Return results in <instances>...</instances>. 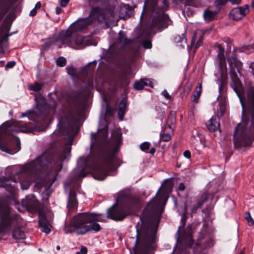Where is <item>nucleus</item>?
<instances>
[{"instance_id":"f257e3e1","label":"nucleus","mask_w":254,"mask_h":254,"mask_svg":"<svg viewBox=\"0 0 254 254\" xmlns=\"http://www.w3.org/2000/svg\"><path fill=\"white\" fill-rule=\"evenodd\" d=\"M106 218H102L100 215L89 213H83L77 215L73 219V224L66 227L64 231L66 233H75L77 235H83L91 231L98 232L100 230L99 224L96 221H103Z\"/></svg>"},{"instance_id":"f03ea898","label":"nucleus","mask_w":254,"mask_h":254,"mask_svg":"<svg viewBox=\"0 0 254 254\" xmlns=\"http://www.w3.org/2000/svg\"><path fill=\"white\" fill-rule=\"evenodd\" d=\"M89 23L86 19H79L76 22L73 23L69 28L65 32V34L63 35L62 42L63 44H66L69 46H72V43L68 41L70 37H72V35L75 33L81 32L86 29Z\"/></svg>"},{"instance_id":"7ed1b4c3","label":"nucleus","mask_w":254,"mask_h":254,"mask_svg":"<svg viewBox=\"0 0 254 254\" xmlns=\"http://www.w3.org/2000/svg\"><path fill=\"white\" fill-rule=\"evenodd\" d=\"M230 65V74L232 79L231 86L233 90L237 92V88L240 85L241 82L236 73L235 68H236L237 72L240 73L242 69V63L239 61L235 56L231 57L228 59Z\"/></svg>"},{"instance_id":"20e7f679","label":"nucleus","mask_w":254,"mask_h":254,"mask_svg":"<svg viewBox=\"0 0 254 254\" xmlns=\"http://www.w3.org/2000/svg\"><path fill=\"white\" fill-rule=\"evenodd\" d=\"M153 18L151 26L158 30L166 28L171 23V21L167 14L164 13L160 8L155 9L153 12Z\"/></svg>"},{"instance_id":"39448f33","label":"nucleus","mask_w":254,"mask_h":254,"mask_svg":"<svg viewBox=\"0 0 254 254\" xmlns=\"http://www.w3.org/2000/svg\"><path fill=\"white\" fill-rule=\"evenodd\" d=\"M116 13L113 10L109 9H102L98 7L92 8L91 15L99 21L111 20L114 17Z\"/></svg>"},{"instance_id":"423d86ee","label":"nucleus","mask_w":254,"mask_h":254,"mask_svg":"<svg viewBox=\"0 0 254 254\" xmlns=\"http://www.w3.org/2000/svg\"><path fill=\"white\" fill-rule=\"evenodd\" d=\"M1 129L3 130V132H9L12 130L17 132L22 131L27 132L30 131V130L27 127V125L22 124L21 122H7L2 125Z\"/></svg>"},{"instance_id":"0eeeda50","label":"nucleus","mask_w":254,"mask_h":254,"mask_svg":"<svg viewBox=\"0 0 254 254\" xmlns=\"http://www.w3.org/2000/svg\"><path fill=\"white\" fill-rule=\"evenodd\" d=\"M155 239H136L133 247L135 254L141 251H146L150 248H153L152 244L155 242Z\"/></svg>"},{"instance_id":"6e6552de","label":"nucleus","mask_w":254,"mask_h":254,"mask_svg":"<svg viewBox=\"0 0 254 254\" xmlns=\"http://www.w3.org/2000/svg\"><path fill=\"white\" fill-rule=\"evenodd\" d=\"M249 12V6L245 5L232 9L229 13L230 18L239 20L243 18Z\"/></svg>"},{"instance_id":"1a4fd4ad","label":"nucleus","mask_w":254,"mask_h":254,"mask_svg":"<svg viewBox=\"0 0 254 254\" xmlns=\"http://www.w3.org/2000/svg\"><path fill=\"white\" fill-rule=\"evenodd\" d=\"M127 214L125 213L124 210L112 209L111 210H108L107 217L114 220H123Z\"/></svg>"},{"instance_id":"9d476101","label":"nucleus","mask_w":254,"mask_h":254,"mask_svg":"<svg viewBox=\"0 0 254 254\" xmlns=\"http://www.w3.org/2000/svg\"><path fill=\"white\" fill-rule=\"evenodd\" d=\"M217 57L219 60V66L221 76L224 78L227 76V68L224 53L218 54Z\"/></svg>"},{"instance_id":"9b49d317","label":"nucleus","mask_w":254,"mask_h":254,"mask_svg":"<svg viewBox=\"0 0 254 254\" xmlns=\"http://www.w3.org/2000/svg\"><path fill=\"white\" fill-rule=\"evenodd\" d=\"M23 204L29 209H35L38 206V202L34 196L31 195L26 197V200L23 202Z\"/></svg>"},{"instance_id":"f8f14e48","label":"nucleus","mask_w":254,"mask_h":254,"mask_svg":"<svg viewBox=\"0 0 254 254\" xmlns=\"http://www.w3.org/2000/svg\"><path fill=\"white\" fill-rule=\"evenodd\" d=\"M156 232L157 230L155 228L143 229L142 230L139 236L146 238H154L156 237Z\"/></svg>"},{"instance_id":"ddd939ff","label":"nucleus","mask_w":254,"mask_h":254,"mask_svg":"<svg viewBox=\"0 0 254 254\" xmlns=\"http://www.w3.org/2000/svg\"><path fill=\"white\" fill-rule=\"evenodd\" d=\"M162 203V201L161 198L156 195L154 198L148 203L147 207L148 209L156 210L157 207L160 205Z\"/></svg>"},{"instance_id":"4468645a","label":"nucleus","mask_w":254,"mask_h":254,"mask_svg":"<svg viewBox=\"0 0 254 254\" xmlns=\"http://www.w3.org/2000/svg\"><path fill=\"white\" fill-rule=\"evenodd\" d=\"M208 129L210 131H216L219 127V124L217 122L216 117L211 118L206 124Z\"/></svg>"},{"instance_id":"2eb2a0df","label":"nucleus","mask_w":254,"mask_h":254,"mask_svg":"<svg viewBox=\"0 0 254 254\" xmlns=\"http://www.w3.org/2000/svg\"><path fill=\"white\" fill-rule=\"evenodd\" d=\"M217 14L216 12L207 9L203 13L204 20L207 22L211 21L215 19Z\"/></svg>"},{"instance_id":"dca6fc26","label":"nucleus","mask_w":254,"mask_h":254,"mask_svg":"<svg viewBox=\"0 0 254 254\" xmlns=\"http://www.w3.org/2000/svg\"><path fill=\"white\" fill-rule=\"evenodd\" d=\"M72 43L71 47L74 49H77L79 47L82 46L83 44V38L82 36H78L74 41L71 40V37H70L68 41Z\"/></svg>"},{"instance_id":"f3484780","label":"nucleus","mask_w":254,"mask_h":254,"mask_svg":"<svg viewBox=\"0 0 254 254\" xmlns=\"http://www.w3.org/2000/svg\"><path fill=\"white\" fill-rule=\"evenodd\" d=\"M198 33H195L192 37L191 43V46H193L194 44H195V48H197L198 47L200 46V45L201 44L202 42V39H203V36L202 34L201 33H200L199 34V39H197Z\"/></svg>"},{"instance_id":"a211bd4d","label":"nucleus","mask_w":254,"mask_h":254,"mask_svg":"<svg viewBox=\"0 0 254 254\" xmlns=\"http://www.w3.org/2000/svg\"><path fill=\"white\" fill-rule=\"evenodd\" d=\"M39 225L43 232L49 234L51 232L52 227L49 223L42 220H39Z\"/></svg>"},{"instance_id":"6ab92c4d","label":"nucleus","mask_w":254,"mask_h":254,"mask_svg":"<svg viewBox=\"0 0 254 254\" xmlns=\"http://www.w3.org/2000/svg\"><path fill=\"white\" fill-rule=\"evenodd\" d=\"M127 106V101L125 99H123L119 105V109L118 110V115L121 119L122 120V118L125 114V110Z\"/></svg>"},{"instance_id":"aec40b11","label":"nucleus","mask_w":254,"mask_h":254,"mask_svg":"<svg viewBox=\"0 0 254 254\" xmlns=\"http://www.w3.org/2000/svg\"><path fill=\"white\" fill-rule=\"evenodd\" d=\"M148 82L150 81L147 79H140L134 83L133 87L136 90H141L144 86L148 85Z\"/></svg>"},{"instance_id":"412c9836","label":"nucleus","mask_w":254,"mask_h":254,"mask_svg":"<svg viewBox=\"0 0 254 254\" xmlns=\"http://www.w3.org/2000/svg\"><path fill=\"white\" fill-rule=\"evenodd\" d=\"M77 204V201L75 194H72L70 193L68 199V202L67 204V207H68L70 209L74 208L76 207Z\"/></svg>"},{"instance_id":"4be33fe9","label":"nucleus","mask_w":254,"mask_h":254,"mask_svg":"<svg viewBox=\"0 0 254 254\" xmlns=\"http://www.w3.org/2000/svg\"><path fill=\"white\" fill-rule=\"evenodd\" d=\"M173 131H170L169 129L166 130V128L164 129V132L161 134L160 137L161 140L163 141H168L171 138V134Z\"/></svg>"},{"instance_id":"5701e85b","label":"nucleus","mask_w":254,"mask_h":254,"mask_svg":"<svg viewBox=\"0 0 254 254\" xmlns=\"http://www.w3.org/2000/svg\"><path fill=\"white\" fill-rule=\"evenodd\" d=\"M226 110V99L225 98L221 99V101L219 104V109L218 112H219L221 116H222Z\"/></svg>"},{"instance_id":"b1692460","label":"nucleus","mask_w":254,"mask_h":254,"mask_svg":"<svg viewBox=\"0 0 254 254\" xmlns=\"http://www.w3.org/2000/svg\"><path fill=\"white\" fill-rule=\"evenodd\" d=\"M175 118L174 115H171L167 120L168 127H166V130L169 129L170 131H173L172 126L175 124Z\"/></svg>"},{"instance_id":"393cba45","label":"nucleus","mask_w":254,"mask_h":254,"mask_svg":"<svg viewBox=\"0 0 254 254\" xmlns=\"http://www.w3.org/2000/svg\"><path fill=\"white\" fill-rule=\"evenodd\" d=\"M246 123L242 122L240 123L236 128L235 132L234 134V137H237L240 133H242L243 130V127L245 125Z\"/></svg>"},{"instance_id":"a878e982","label":"nucleus","mask_w":254,"mask_h":254,"mask_svg":"<svg viewBox=\"0 0 254 254\" xmlns=\"http://www.w3.org/2000/svg\"><path fill=\"white\" fill-rule=\"evenodd\" d=\"M23 233L19 229H16L14 230L13 233V238H21L23 237Z\"/></svg>"},{"instance_id":"bb28decb","label":"nucleus","mask_w":254,"mask_h":254,"mask_svg":"<svg viewBox=\"0 0 254 254\" xmlns=\"http://www.w3.org/2000/svg\"><path fill=\"white\" fill-rule=\"evenodd\" d=\"M245 218L247 220L250 225H253L254 224V220L249 212H246L245 213Z\"/></svg>"},{"instance_id":"cd10ccee","label":"nucleus","mask_w":254,"mask_h":254,"mask_svg":"<svg viewBox=\"0 0 254 254\" xmlns=\"http://www.w3.org/2000/svg\"><path fill=\"white\" fill-rule=\"evenodd\" d=\"M28 87L29 89L34 91H38L41 88V85L37 82H36L34 85H30Z\"/></svg>"},{"instance_id":"c85d7f7f","label":"nucleus","mask_w":254,"mask_h":254,"mask_svg":"<svg viewBox=\"0 0 254 254\" xmlns=\"http://www.w3.org/2000/svg\"><path fill=\"white\" fill-rule=\"evenodd\" d=\"M41 6V5L40 2H38L35 4V7L30 11V15L34 16V15H35V14L36 13L37 10L40 8Z\"/></svg>"},{"instance_id":"c756f323","label":"nucleus","mask_w":254,"mask_h":254,"mask_svg":"<svg viewBox=\"0 0 254 254\" xmlns=\"http://www.w3.org/2000/svg\"><path fill=\"white\" fill-rule=\"evenodd\" d=\"M249 102L253 104L254 103V90L253 88L250 89L249 93L248 95Z\"/></svg>"},{"instance_id":"7c9ffc66","label":"nucleus","mask_w":254,"mask_h":254,"mask_svg":"<svg viewBox=\"0 0 254 254\" xmlns=\"http://www.w3.org/2000/svg\"><path fill=\"white\" fill-rule=\"evenodd\" d=\"M57 64L60 66H64L66 64V60L63 57L59 58L57 60Z\"/></svg>"},{"instance_id":"2f4dec72","label":"nucleus","mask_w":254,"mask_h":254,"mask_svg":"<svg viewBox=\"0 0 254 254\" xmlns=\"http://www.w3.org/2000/svg\"><path fill=\"white\" fill-rule=\"evenodd\" d=\"M207 193H204L201 197V200H200V201H199L198 204H197V208H199L201 207V206L202 205V204H203V203L205 201V200L207 199Z\"/></svg>"},{"instance_id":"473e14b6","label":"nucleus","mask_w":254,"mask_h":254,"mask_svg":"<svg viewBox=\"0 0 254 254\" xmlns=\"http://www.w3.org/2000/svg\"><path fill=\"white\" fill-rule=\"evenodd\" d=\"M150 144L148 142H145L140 145V149L143 151H146L149 148Z\"/></svg>"},{"instance_id":"72a5a7b5","label":"nucleus","mask_w":254,"mask_h":254,"mask_svg":"<svg viewBox=\"0 0 254 254\" xmlns=\"http://www.w3.org/2000/svg\"><path fill=\"white\" fill-rule=\"evenodd\" d=\"M119 40L121 44L127 43V39L124 37V36L122 34L121 32L119 33Z\"/></svg>"},{"instance_id":"f704fd0d","label":"nucleus","mask_w":254,"mask_h":254,"mask_svg":"<svg viewBox=\"0 0 254 254\" xmlns=\"http://www.w3.org/2000/svg\"><path fill=\"white\" fill-rule=\"evenodd\" d=\"M87 249L84 246H82L79 251L77 252L76 254H87Z\"/></svg>"},{"instance_id":"c9c22d12","label":"nucleus","mask_w":254,"mask_h":254,"mask_svg":"<svg viewBox=\"0 0 254 254\" xmlns=\"http://www.w3.org/2000/svg\"><path fill=\"white\" fill-rule=\"evenodd\" d=\"M30 183L29 182H20L21 187L22 190H26L30 186Z\"/></svg>"},{"instance_id":"e433bc0d","label":"nucleus","mask_w":254,"mask_h":254,"mask_svg":"<svg viewBox=\"0 0 254 254\" xmlns=\"http://www.w3.org/2000/svg\"><path fill=\"white\" fill-rule=\"evenodd\" d=\"M143 46L145 48L150 49L151 48L152 44L150 41H145L143 43Z\"/></svg>"},{"instance_id":"4c0bfd02","label":"nucleus","mask_w":254,"mask_h":254,"mask_svg":"<svg viewBox=\"0 0 254 254\" xmlns=\"http://www.w3.org/2000/svg\"><path fill=\"white\" fill-rule=\"evenodd\" d=\"M93 177L95 179H96L97 180H99V181L103 180L106 178V176L104 175H102L101 176H99L97 174H94Z\"/></svg>"},{"instance_id":"58836bf2","label":"nucleus","mask_w":254,"mask_h":254,"mask_svg":"<svg viewBox=\"0 0 254 254\" xmlns=\"http://www.w3.org/2000/svg\"><path fill=\"white\" fill-rule=\"evenodd\" d=\"M226 2V0H215V4L218 6L225 4Z\"/></svg>"},{"instance_id":"ea45409f","label":"nucleus","mask_w":254,"mask_h":254,"mask_svg":"<svg viewBox=\"0 0 254 254\" xmlns=\"http://www.w3.org/2000/svg\"><path fill=\"white\" fill-rule=\"evenodd\" d=\"M162 94L165 97V98L167 99H170L171 98V95L169 94V93L167 92L166 90H164L162 92Z\"/></svg>"},{"instance_id":"a19ab883","label":"nucleus","mask_w":254,"mask_h":254,"mask_svg":"<svg viewBox=\"0 0 254 254\" xmlns=\"http://www.w3.org/2000/svg\"><path fill=\"white\" fill-rule=\"evenodd\" d=\"M15 64V62L14 61H10L6 64L5 67L6 68H11L13 67Z\"/></svg>"},{"instance_id":"79ce46f5","label":"nucleus","mask_w":254,"mask_h":254,"mask_svg":"<svg viewBox=\"0 0 254 254\" xmlns=\"http://www.w3.org/2000/svg\"><path fill=\"white\" fill-rule=\"evenodd\" d=\"M184 156L185 158L187 159H190L191 157V153L189 150H186L184 152Z\"/></svg>"},{"instance_id":"37998d69","label":"nucleus","mask_w":254,"mask_h":254,"mask_svg":"<svg viewBox=\"0 0 254 254\" xmlns=\"http://www.w3.org/2000/svg\"><path fill=\"white\" fill-rule=\"evenodd\" d=\"M69 0H60V4L63 7H65L67 5Z\"/></svg>"},{"instance_id":"c03bdc74","label":"nucleus","mask_w":254,"mask_h":254,"mask_svg":"<svg viewBox=\"0 0 254 254\" xmlns=\"http://www.w3.org/2000/svg\"><path fill=\"white\" fill-rule=\"evenodd\" d=\"M217 47L218 49V54H221L224 53V49L220 44H217Z\"/></svg>"},{"instance_id":"a18cd8bd","label":"nucleus","mask_w":254,"mask_h":254,"mask_svg":"<svg viewBox=\"0 0 254 254\" xmlns=\"http://www.w3.org/2000/svg\"><path fill=\"white\" fill-rule=\"evenodd\" d=\"M33 114L32 111H28L26 113L22 114L21 116V117H24L26 116H28V118L30 119V116H31Z\"/></svg>"},{"instance_id":"49530a36","label":"nucleus","mask_w":254,"mask_h":254,"mask_svg":"<svg viewBox=\"0 0 254 254\" xmlns=\"http://www.w3.org/2000/svg\"><path fill=\"white\" fill-rule=\"evenodd\" d=\"M178 189L180 191H183L185 189V186L184 183H181L179 184Z\"/></svg>"},{"instance_id":"de8ad7c7","label":"nucleus","mask_w":254,"mask_h":254,"mask_svg":"<svg viewBox=\"0 0 254 254\" xmlns=\"http://www.w3.org/2000/svg\"><path fill=\"white\" fill-rule=\"evenodd\" d=\"M191 239H177V246L179 247V245H180V243L183 242H186L188 240H190Z\"/></svg>"},{"instance_id":"09e8293b","label":"nucleus","mask_w":254,"mask_h":254,"mask_svg":"<svg viewBox=\"0 0 254 254\" xmlns=\"http://www.w3.org/2000/svg\"><path fill=\"white\" fill-rule=\"evenodd\" d=\"M200 94L197 93H196V94H194L193 100L197 102L200 97Z\"/></svg>"},{"instance_id":"8fccbe9b","label":"nucleus","mask_w":254,"mask_h":254,"mask_svg":"<svg viewBox=\"0 0 254 254\" xmlns=\"http://www.w3.org/2000/svg\"><path fill=\"white\" fill-rule=\"evenodd\" d=\"M229 0L231 2L232 4H234L240 3L242 0Z\"/></svg>"},{"instance_id":"3c124183","label":"nucleus","mask_w":254,"mask_h":254,"mask_svg":"<svg viewBox=\"0 0 254 254\" xmlns=\"http://www.w3.org/2000/svg\"><path fill=\"white\" fill-rule=\"evenodd\" d=\"M163 3L164 7H167L169 5V2L167 0H164L163 1Z\"/></svg>"},{"instance_id":"603ef678","label":"nucleus","mask_w":254,"mask_h":254,"mask_svg":"<svg viewBox=\"0 0 254 254\" xmlns=\"http://www.w3.org/2000/svg\"><path fill=\"white\" fill-rule=\"evenodd\" d=\"M56 11L57 14H59L61 13L62 9L59 7H57L56 8Z\"/></svg>"},{"instance_id":"864d4df0","label":"nucleus","mask_w":254,"mask_h":254,"mask_svg":"<svg viewBox=\"0 0 254 254\" xmlns=\"http://www.w3.org/2000/svg\"><path fill=\"white\" fill-rule=\"evenodd\" d=\"M250 67L252 69V72L254 74V62L251 64Z\"/></svg>"},{"instance_id":"5fc2aeb1","label":"nucleus","mask_w":254,"mask_h":254,"mask_svg":"<svg viewBox=\"0 0 254 254\" xmlns=\"http://www.w3.org/2000/svg\"><path fill=\"white\" fill-rule=\"evenodd\" d=\"M155 148H152L150 149V153L151 154H154V153L155 152Z\"/></svg>"},{"instance_id":"6e6d98bb","label":"nucleus","mask_w":254,"mask_h":254,"mask_svg":"<svg viewBox=\"0 0 254 254\" xmlns=\"http://www.w3.org/2000/svg\"><path fill=\"white\" fill-rule=\"evenodd\" d=\"M195 92L196 93H199V94H200L201 92V89H198V88H197V87H196L195 89Z\"/></svg>"},{"instance_id":"4d7b16f0","label":"nucleus","mask_w":254,"mask_h":254,"mask_svg":"<svg viewBox=\"0 0 254 254\" xmlns=\"http://www.w3.org/2000/svg\"><path fill=\"white\" fill-rule=\"evenodd\" d=\"M197 87L198 89H201V88H202V83H199L198 86Z\"/></svg>"},{"instance_id":"13d9d810","label":"nucleus","mask_w":254,"mask_h":254,"mask_svg":"<svg viewBox=\"0 0 254 254\" xmlns=\"http://www.w3.org/2000/svg\"><path fill=\"white\" fill-rule=\"evenodd\" d=\"M241 85H241V84H240V86H239L237 88V92H236L237 93L238 96H239V97H240V96H239V94H238V88L239 87H241Z\"/></svg>"},{"instance_id":"bf43d9fd","label":"nucleus","mask_w":254,"mask_h":254,"mask_svg":"<svg viewBox=\"0 0 254 254\" xmlns=\"http://www.w3.org/2000/svg\"><path fill=\"white\" fill-rule=\"evenodd\" d=\"M2 209L1 205H0V212H2Z\"/></svg>"},{"instance_id":"052dcab7","label":"nucleus","mask_w":254,"mask_h":254,"mask_svg":"<svg viewBox=\"0 0 254 254\" xmlns=\"http://www.w3.org/2000/svg\"><path fill=\"white\" fill-rule=\"evenodd\" d=\"M56 248L58 250H59L60 249V247L59 246H57Z\"/></svg>"},{"instance_id":"680f3d73","label":"nucleus","mask_w":254,"mask_h":254,"mask_svg":"<svg viewBox=\"0 0 254 254\" xmlns=\"http://www.w3.org/2000/svg\"><path fill=\"white\" fill-rule=\"evenodd\" d=\"M239 98H240V99L241 102V103H242V105H243V103L242 100V99H241V98L240 97Z\"/></svg>"},{"instance_id":"e2e57ef3","label":"nucleus","mask_w":254,"mask_h":254,"mask_svg":"<svg viewBox=\"0 0 254 254\" xmlns=\"http://www.w3.org/2000/svg\"><path fill=\"white\" fill-rule=\"evenodd\" d=\"M252 5L254 6V0H252Z\"/></svg>"},{"instance_id":"0e129e2a","label":"nucleus","mask_w":254,"mask_h":254,"mask_svg":"<svg viewBox=\"0 0 254 254\" xmlns=\"http://www.w3.org/2000/svg\"><path fill=\"white\" fill-rule=\"evenodd\" d=\"M240 254H244V252L243 251H242L240 252Z\"/></svg>"},{"instance_id":"69168bd1","label":"nucleus","mask_w":254,"mask_h":254,"mask_svg":"<svg viewBox=\"0 0 254 254\" xmlns=\"http://www.w3.org/2000/svg\"><path fill=\"white\" fill-rule=\"evenodd\" d=\"M18 150H19V147H18V149L16 151H15L14 153L17 152Z\"/></svg>"},{"instance_id":"338daca9","label":"nucleus","mask_w":254,"mask_h":254,"mask_svg":"<svg viewBox=\"0 0 254 254\" xmlns=\"http://www.w3.org/2000/svg\"><path fill=\"white\" fill-rule=\"evenodd\" d=\"M1 150H2L3 151H5V152H7V151L6 150H4V149H2Z\"/></svg>"},{"instance_id":"774afa93","label":"nucleus","mask_w":254,"mask_h":254,"mask_svg":"<svg viewBox=\"0 0 254 254\" xmlns=\"http://www.w3.org/2000/svg\"><path fill=\"white\" fill-rule=\"evenodd\" d=\"M190 246H191L190 245H189L187 246L186 247H190Z\"/></svg>"}]
</instances>
